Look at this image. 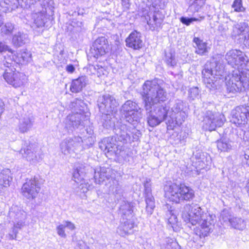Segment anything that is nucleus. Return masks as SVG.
I'll return each mask as SVG.
<instances>
[{"label":"nucleus","mask_w":249,"mask_h":249,"mask_svg":"<svg viewBox=\"0 0 249 249\" xmlns=\"http://www.w3.org/2000/svg\"><path fill=\"white\" fill-rule=\"evenodd\" d=\"M164 189L165 197L176 203H179L181 200H190L195 196L194 190L184 183H168Z\"/></svg>","instance_id":"3"},{"label":"nucleus","mask_w":249,"mask_h":249,"mask_svg":"<svg viewBox=\"0 0 249 249\" xmlns=\"http://www.w3.org/2000/svg\"><path fill=\"white\" fill-rule=\"evenodd\" d=\"M109 50L107 40L105 37L101 36L98 37L94 42L90 49V53L92 56L97 58L105 54Z\"/></svg>","instance_id":"16"},{"label":"nucleus","mask_w":249,"mask_h":249,"mask_svg":"<svg viewBox=\"0 0 249 249\" xmlns=\"http://www.w3.org/2000/svg\"><path fill=\"white\" fill-rule=\"evenodd\" d=\"M32 19L34 25L37 28H40L44 26L46 22V15L44 12H40L35 13L32 14Z\"/></svg>","instance_id":"29"},{"label":"nucleus","mask_w":249,"mask_h":249,"mask_svg":"<svg viewBox=\"0 0 249 249\" xmlns=\"http://www.w3.org/2000/svg\"><path fill=\"white\" fill-rule=\"evenodd\" d=\"M213 217L205 213L198 204L193 203L185 205L182 213V217L185 222L190 223L192 225L200 224V231L204 237L213 231Z\"/></svg>","instance_id":"2"},{"label":"nucleus","mask_w":249,"mask_h":249,"mask_svg":"<svg viewBox=\"0 0 249 249\" xmlns=\"http://www.w3.org/2000/svg\"><path fill=\"white\" fill-rule=\"evenodd\" d=\"M31 55L30 53L26 51H23L18 53V55H16L14 52H11V55L6 57L7 65L5 66L6 69H5L3 74V78H15V76H16L15 65L22 62L29 61Z\"/></svg>","instance_id":"8"},{"label":"nucleus","mask_w":249,"mask_h":249,"mask_svg":"<svg viewBox=\"0 0 249 249\" xmlns=\"http://www.w3.org/2000/svg\"><path fill=\"white\" fill-rule=\"evenodd\" d=\"M138 15L144 17L151 31H157L161 26L163 21L162 15L160 14L158 8L152 4L142 5L138 11Z\"/></svg>","instance_id":"6"},{"label":"nucleus","mask_w":249,"mask_h":249,"mask_svg":"<svg viewBox=\"0 0 249 249\" xmlns=\"http://www.w3.org/2000/svg\"><path fill=\"white\" fill-rule=\"evenodd\" d=\"M89 168V166L83 164L76 165V168L73 172V178L75 182H80L84 180Z\"/></svg>","instance_id":"26"},{"label":"nucleus","mask_w":249,"mask_h":249,"mask_svg":"<svg viewBox=\"0 0 249 249\" xmlns=\"http://www.w3.org/2000/svg\"><path fill=\"white\" fill-rule=\"evenodd\" d=\"M244 158L246 160V164L249 166V148L245 151Z\"/></svg>","instance_id":"58"},{"label":"nucleus","mask_w":249,"mask_h":249,"mask_svg":"<svg viewBox=\"0 0 249 249\" xmlns=\"http://www.w3.org/2000/svg\"><path fill=\"white\" fill-rule=\"evenodd\" d=\"M204 83L206 85L207 88L210 89H214L216 87V81L213 82V79H203Z\"/></svg>","instance_id":"47"},{"label":"nucleus","mask_w":249,"mask_h":249,"mask_svg":"<svg viewBox=\"0 0 249 249\" xmlns=\"http://www.w3.org/2000/svg\"><path fill=\"white\" fill-rule=\"evenodd\" d=\"M197 20H198V19L195 18H189L188 17H182L180 18V22L187 26H189V25H190V24L192 23L193 21Z\"/></svg>","instance_id":"45"},{"label":"nucleus","mask_w":249,"mask_h":249,"mask_svg":"<svg viewBox=\"0 0 249 249\" xmlns=\"http://www.w3.org/2000/svg\"><path fill=\"white\" fill-rule=\"evenodd\" d=\"M13 4H17L14 0H0V6L4 8L3 11L5 12L8 10L9 8Z\"/></svg>","instance_id":"40"},{"label":"nucleus","mask_w":249,"mask_h":249,"mask_svg":"<svg viewBox=\"0 0 249 249\" xmlns=\"http://www.w3.org/2000/svg\"><path fill=\"white\" fill-rule=\"evenodd\" d=\"M65 227L63 224L59 225L56 228L58 234L62 237L65 238L66 234L65 232Z\"/></svg>","instance_id":"51"},{"label":"nucleus","mask_w":249,"mask_h":249,"mask_svg":"<svg viewBox=\"0 0 249 249\" xmlns=\"http://www.w3.org/2000/svg\"><path fill=\"white\" fill-rule=\"evenodd\" d=\"M116 141L112 137L111 138H104L101 142L99 143V147L105 153H110L111 154H115V155L123 154V151H121L118 148L119 145L114 143Z\"/></svg>","instance_id":"19"},{"label":"nucleus","mask_w":249,"mask_h":249,"mask_svg":"<svg viewBox=\"0 0 249 249\" xmlns=\"http://www.w3.org/2000/svg\"><path fill=\"white\" fill-rule=\"evenodd\" d=\"M139 106L131 100L126 101L121 107V112L123 115L139 109Z\"/></svg>","instance_id":"33"},{"label":"nucleus","mask_w":249,"mask_h":249,"mask_svg":"<svg viewBox=\"0 0 249 249\" xmlns=\"http://www.w3.org/2000/svg\"><path fill=\"white\" fill-rule=\"evenodd\" d=\"M14 29V25L11 23H6L1 28V33L5 35L11 34Z\"/></svg>","instance_id":"44"},{"label":"nucleus","mask_w":249,"mask_h":249,"mask_svg":"<svg viewBox=\"0 0 249 249\" xmlns=\"http://www.w3.org/2000/svg\"><path fill=\"white\" fill-rule=\"evenodd\" d=\"M247 192L249 195V183H248L247 185Z\"/></svg>","instance_id":"61"},{"label":"nucleus","mask_w":249,"mask_h":249,"mask_svg":"<svg viewBox=\"0 0 249 249\" xmlns=\"http://www.w3.org/2000/svg\"><path fill=\"white\" fill-rule=\"evenodd\" d=\"M248 79H242L241 82L243 83V91L249 90V81Z\"/></svg>","instance_id":"54"},{"label":"nucleus","mask_w":249,"mask_h":249,"mask_svg":"<svg viewBox=\"0 0 249 249\" xmlns=\"http://www.w3.org/2000/svg\"><path fill=\"white\" fill-rule=\"evenodd\" d=\"M40 190L38 179L36 177L27 180L21 188L22 195L28 199L36 197Z\"/></svg>","instance_id":"13"},{"label":"nucleus","mask_w":249,"mask_h":249,"mask_svg":"<svg viewBox=\"0 0 249 249\" xmlns=\"http://www.w3.org/2000/svg\"><path fill=\"white\" fill-rule=\"evenodd\" d=\"M165 60L168 66H174L177 64L175 55L172 53H169L166 54Z\"/></svg>","instance_id":"42"},{"label":"nucleus","mask_w":249,"mask_h":249,"mask_svg":"<svg viewBox=\"0 0 249 249\" xmlns=\"http://www.w3.org/2000/svg\"><path fill=\"white\" fill-rule=\"evenodd\" d=\"M86 131L87 133L89 135H92L93 133V130L92 127L89 126V128H87Z\"/></svg>","instance_id":"59"},{"label":"nucleus","mask_w":249,"mask_h":249,"mask_svg":"<svg viewBox=\"0 0 249 249\" xmlns=\"http://www.w3.org/2000/svg\"><path fill=\"white\" fill-rule=\"evenodd\" d=\"M167 129L173 130L177 125H180L187 116L186 107L181 100H178L171 105V109L166 106Z\"/></svg>","instance_id":"5"},{"label":"nucleus","mask_w":249,"mask_h":249,"mask_svg":"<svg viewBox=\"0 0 249 249\" xmlns=\"http://www.w3.org/2000/svg\"><path fill=\"white\" fill-rule=\"evenodd\" d=\"M112 171L110 168L98 167L94 169V178L96 184H100L109 180V191L114 195H120L122 193L121 186L119 181L111 177Z\"/></svg>","instance_id":"7"},{"label":"nucleus","mask_w":249,"mask_h":249,"mask_svg":"<svg viewBox=\"0 0 249 249\" xmlns=\"http://www.w3.org/2000/svg\"><path fill=\"white\" fill-rule=\"evenodd\" d=\"M241 79H229L226 83L227 90L230 93H235L243 91Z\"/></svg>","instance_id":"25"},{"label":"nucleus","mask_w":249,"mask_h":249,"mask_svg":"<svg viewBox=\"0 0 249 249\" xmlns=\"http://www.w3.org/2000/svg\"><path fill=\"white\" fill-rule=\"evenodd\" d=\"M120 213L122 217L133 216L132 207L131 204L125 201H123L120 207Z\"/></svg>","instance_id":"34"},{"label":"nucleus","mask_w":249,"mask_h":249,"mask_svg":"<svg viewBox=\"0 0 249 249\" xmlns=\"http://www.w3.org/2000/svg\"><path fill=\"white\" fill-rule=\"evenodd\" d=\"M242 39L243 40V43L245 46L249 48V33H248L246 35H245Z\"/></svg>","instance_id":"55"},{"label":"nucleus","mask_w":249,"mask_h":249,"mask_svg":"<svg viewBox=\"0 0 249 249\" xmlns=\"http://www.w3.org/2000/svg\"><path fill=\"white\" fill-rule=\"evenodd\" d=\"M33 119L29 116H26L22 118L18 125L19 129L22 133L27 132L32 126Z\"/></svg>","instance_id":"32"},{"label":"nucleus","mask_w":249,"mask_h":249,"mask_svg":"<svg viewBox=\"0 0 249 249\" xmlns=\"http://www.w3.org/2000/svg\"><path fill=\"white\" fill-rule=\"evenodd\" d=\"M126 45L127 47L134 50H138L142 47V41L141 39V34L134 31L132 32L126 38Z\"/></svg>","instance_id":"22"},{"label":"nucleus","mask_w":249,"mask_h":249,"mask_svg":"<svg viewBox=\"0 0 249 249\" xmlns=\"http://www.w3.org/2000/svg\"><path fill=\"white\" fill-rule=\"evenodd\" d=\"M167 242H168L167 249H170V248H171V249H173L174 248L178 246V243L176 242H174L171 239H168Z\"/></svg>","instance_id":"53"},{"label":"nucleus","mask_w":249,"mask_h":249,"mask_svg":"<svg viewBox=\"0 0 249 249\" xmlns=\"http://www.w3.org/2000/svg\"><path fill=\"white\" fill-rule=\"evenodd\" d=\"M66 71L70 73H73L75 71V68L72 64L68 65L66 67Z\"/></svg>","instance_id":"56"},{"label":"nucleus","mask_w":249,"mask_h":249,"mask_svg":"<svg viewBox=\"0 0 249 249\" xmlns=\"http://www.w3.org/2000/svg\"><path fill=\"white\" fill-rule=\"evenodd\" d=\"M98 106L101 113L112 112L118 104L114 97L109 94L100 96L97 101Z\"/></svg>","instance_id":"17"},{"label":"nucleus","mask_w":249,"mask_h":249,"mask_svg":"<svg viewBox=\"0 0 249 249\" xmlns=\"http://www.w3.org/2000/svg\"><path fill=\"white\" fill-rule=\"evenodd\" d=\"M83 143V140L80 137L66 138L60 144L61 152L66 156H71L73 153L82 151L86 148Z\"/></svg>","instance_id":"9"},{"label":"nucleus","mask_w":249,"mask_h":249,"mask_svg":"<svg viewBox=\"0 0 249 249\" xmlns=\"http://www.w3.org/2000/svg\"><path fill=\"white\" fill-rule=\"evenodd\" d=\"M150 181V179H147L144 183V187L145 202L146 204V211L148 214L151 215L153 213L155 205L154 198L152 195V190Z\"/></svg>","instance_id":"21"},{"label":"nucleus","mask_w":249,"mask_h":249,"mask_svg":"<svg viewBox=\"0 0 249 249\" xmlns=\"http://www.w3.org/2000/svg\"><path fill=\"white\" fill-rule=\"evenodd\" d=\"M217 147L221 152H227L231 148V142L228 139L222 138L217 141Z\"/></svg>","instance_id":"36"},{"label":"nucleus","mask_w":249,"mask_h":249,"mask_svg":"<svg viewBox=\"0 0 249 249\" xmlns=\"http://www.w3.org/2000/svg\"><path fill=\"white\" fill-rule=\"evenodd\" d=\"M62 224L64 226L65 228H67L71 231L74 230L75 228L74 224L70 221H65Z\"/></svg>","instance_id":"52"},{"label":"nucleus","mask_w":249,"mask_h":249,"mask_svg":"<svg viewBox=\"0 0 249 249\" xmlns=\"http://www.w3.org/2000/svg\"><path fill=\"white\" fill-rule=\"evenodd\" d=\"M189 93V97L192 99H194L195 98H196L198 96L199 90L197 87H193L190 89Z\"/></svg>","instance_id":"48"},{"label":"nucleus","mask_w":249,"mask_h":249,"mask_svg":"<svg viewBox=\"0 0 249 249\" xmlns=\"http://www.w3.org/2000/svg\"><path fill=\"white\" fill-rule=\"evenodd\" d=\"M248 25L246 22H240L235 25L233 28V32L235 35L243 36L242 33L245 31L248 28Z\"/></svg>","instance_id":"38"},{"label":"nucleus","mask_w":249,"mask_h":249,"mask_svg":"<svg viewBox=\"0 0 249 249\" xmlns=\"http://www.w3.org/2000/svg\"><path fill=\"white\" fill-rule=\"evenodd\" d=\"M101 122L104 127L107 129L112 127L114 125V121L112 120V112L102 113Z\"/></svg>","instance_id":"35"},{"label":"nucleus","mask_w":249,"mask_h":249,"mask_svg":"<svg viewBox=\"0 0 249 249\" xmlns=\"http://www.w3.org/2000/svg\"><path fill=\"white\" fill-rule=\"evenodd\" d=\"M6 82L12 87L17 88L23 85V82L21 79H4Z\"/></svg>","instance_id":"41"},{"label":"nucleus","mask_w":249,"mask_h":249,"mask_svg":"<svg viewBox=\"0 0 249 249\" xmlns=\"http://www.w3.org/2000/svg\"><path fill=\"white\" fill-rule=\"evenodd\" d=\"M10 215L11 216L14 217L15 219L13 229L14 234H9V238L14 239L16 237L18 233L17 229H20L25 225V214L23 211L19 210L17 207L14 206L12 207L10 211Z\"/></svg>","instance_id":"15"},{"label":"nucleus","mask_w":249,"mask_h":249,"mask_svg":"<svg viewBox=\"0 0 249 249\" xmlns=\"http://www.w3.org/2000/svg\"><path fill=\"white\" fill-rule=\"evenodd\" d=\"M28 41V35L21 32H18L14 35L12 39V43L16 47L21 46Z\"/></svg>","instance_id":"30"},{"label":"nucleus","mask_w":249,"mask_h":249,"mask_svg":"<svg viewBox=\"0 0 249 249\" xmlns=\"http://www.w3.org/2000/svg\"><path fill=\"white\" fill-rule=\"evenodd\" d=\"M130 128L126 124L121 123L115 126L114 128L115 135L113 137L116 142H120L124 143L129 140Z\"/></svg>","instance_id":"18"},{"label":"nucleus","mask_w":249,"mask_h":249,"mask_svg":"<svg viewBox=\"0 0 249 249\" xmlns=\"http://www.w3.org/2000/svg\"><path fill=\"white\" fill-rule=\"evenodd\" d=\"M225 120L223 115L218 112L207 111L202 121V128L205 130H214L217 127L222 126Z\"/></svg>","instance_id":"10"},{"label":"nucleus","mask_w":249,"mask_h":249,"mask_svg":"<svg viewBox=\"0 0 249 249\" xmlns=\"http://www.w3.org/2000/svg\"><path fill=\"white\" fill-rule=\"evenodd\" d=\"M37 149L36 145L31 144L29 142H25L20 153L24 158L32 164H36L41 159L38 154L36 153Z\"/></svg>","instance_id":"14"},{"label":"nucleus","mask_w":249,"mask_h":249,"mask_svg":"<svg viewBox=\"0 0 249 249\" xmlns=\"http://www.w3.org/2000/svg\"><path fill=\"white\" fill-rule=\"evenodd\" d=\"M227 213L223 211L220 215V219H222L224 222L229 221L231 226L234 229L239 230H242L245 228L246 222L244 220L239 217H232L230 218L228 216H226Z\"/></svg>","instance_id":"23"},{"label":"nucleus","mask_w":249,"mask_h":249,"mask_svg":"<svg viewBox=\"0 0 249 249\" xmlns=\"http://www.w3.org/2000/svg\"><path fill=\"white\" fill-rule=\"evenodd\" d=\"M216 57H217V58H220V55H217L216 56Z\"/></svg>","instance_id":"62"},{"label":"nucleus","mask_w":249,"mask_h":249,"mask_svg":"<svg viewBox=\"0 0 249 249\" xmlns=\"http://www.w3.org/2000/svg\"><path fill=\"white\" fill-rule=\"evenodd\" d=\"M2 23H3L2 18L0 15V26L2 24Z\"/></svg>","instance_id":"60"},{"label":"nucleus","mask_w":249,"mask_h":249,"mask_svg":"<svg viewBox=\"0 0 249 249\" xmlns=\"http://www.w3.org/2000/svg\"><path fill=\"white\" fill-rule=\"evenodd\" d=\"M135 226L134 216L123 217L118 228L117 232L122 236L132 234L133 233V229Z\"/></svg>","instance_id":"20"},{"label":"nucleus","mask_w":249,"mask_h":249,"mask_svg":"<svg viewBox=\"0 0 249 249\" xmlns=\"http://www.w3.org/2000/svg\"><path fill=\"white\" fill-rule=\"evenodd\" d=\"M142 109L139 107L138 109L128 113L124 116L126 122L131 124H135L142 118Z\"/></svg>","instance_id":"28"},{"label":"nucleus","mask_w":249,"mask_h":249,"mask_svg":"<svg viewBox=\"0 0 249 249\" xmlns=\"http://www.w3.org/2000/svg\"><path fill=\"white\" fill-rule=\"evenodd\" d=\"M231 122L237 125H244L249 120V106H239L232 110Z\"/></svg>","instance_id":"11"},{"label":"nucleus","mask_w":249,"mask_h":249,"mask_svg":"<svg viewBox=\"0 0 249 249\" xmlns=\"http://www.w3.org/2000/svg\"><path fill=\"white\" fill-rule=\"evenodd\" d=\"M40 0H16V1L20 5L21 7L27 8L32 4H34Z\"/></svg>","instance_id":"39"},{"label":"nucleus","mask_w":249,"mask_h":249,"mask_svg":"<svg viewBox=\"0 0 249 249\" xmlns=\"http://www.w3.org/2000/svg\"><path fill=\"white\" fill-rule=\"evenodd\" d=\"M170 215V216L168 219V223L171 225H174L177 222V216L172 212V211H169L168 213H167V216Z\"/></svg>","instance_id":"50"},{"label":"nucleus","mask_w":249,"mask_h":249,"mask_svg":"<svg viewBox=\"0 0 249 249\" xmlns=\"http://www.w3.org/2000/svg\"><path fill=\"white\" fill-rule=\"evenodd\" d=\"M122 4L124 9H128L130 6L129 0H122Z\"/></svg>","instance_id":"57"},{"label":"nucleus","mask_w":249,"mask_h":249,"mask_svg":"<svg viewBox=\"0 0 249 249\" xmlns=\"http://www.w3.org/2000/svg\"><path fill=\"white\" fill-rule=\"evenodd\" d=\"M85 79H74L72 80L70 89L72 92H78L85 86Z\"/></svg>","instance_id":"37"},{"label":"nucleus","mask_w":249,"mask_h":249,"mask_svg":"<svg viewBox=\"0 0 249 249\" xmlns=\"http://www.w3.org/2000/svg\"><path fill=\"white\" fill-rule=\"evenodd\" d=\"M13 177L10 169H4L0 172V192L10 186Z\"/></svg>","instance_id":"24"},{"label":"nucleus","mask_w":249,"mask_h":249,"mask_svg":"<svg viewBox=\"0 0 249 249\" xmlns=\"http://www.w3.org/2000/svg\"><path fill=\"white\" fill-rule=\"evenodd\" d=\"M232 7L236 12H243L245 10V8L242 6V0H234Z\"/></svg>","instance_id":"43"},{"label":"nucleus","mask_w":249,"mask_h":249,"mask_svg":"<svg viewBox=\"0 0 249 249\" xmlns=\"http://www.w3.org/2000/svg\"><path fill=\"white\" fill-rule=\"evenodd\" d=\"M213 62L207 63L204 66V68L202 71V74L203 75V78H210V77L213 76V78H215L214 75H220V72L215 71V73L213 72V71L211 68V66L215 65V67H217L220 62H217L214 60V58H213Z\"/></svg>","instance_id":"27"},{"label":"nucleus","mask_w":249,"mask_h":249,"mask_svg":"<svg viewBox=\"0 0 249 249\" xmlns=\"http://www.w3.org/2000/svg\"><path fill=\"white\" fill-rule=\"evenodd\" d=\"M78 183H79V182ZM80 183V184L78 187L80 192L84 194L87 193L89 190L88 183L85 182L84 179L83 180V181H81Z\"/></svg>","instance_id":"49"},{"label":"nucleus","mask_w":249,"mask_h":249,"mask_svg":"<svg viewBox=\"0 0 249 249\" xmlns=\"http://www.w3.org/2000/svg\"><path fill=\"white\" fill-rule=\"evenodd\" d=\"M228 64L232 67L239 68V66H246L248 59L244 53L238 50H231L225 55Z\"/></svg>","instance_id":"12"},{"label":"nucleus","mask_w":249,"mask_h":249,"mask_svg":"<svg viewBox=\"0 0 249 249\" xmlns=\"http://www.w3.org/2000/svg\"><path fill=\"white\" fill-rule=\"evenodd\" d=\"M193 41L196 45L195 51L196 53L202 55L205 54L208 52L207 43L198 37H194Z\"/></svg>","instance_id":"31"},{"label":"nucleus","mask_w":249,"mask_h":249,"mask_svg":"<svg viewBox=\"0 0 249 249\" xmlns=\"http://www.w3.org/2000/svg\"><path fill=\"white\" fill-rule=\"evenodd\" d=\"M85 104L81 99H75L71 102L69 108L72 111V114H69L65 121V127L68 131H72L73 129L82 127L84 125L83 119L85 116L83 114Z\"/></svg>","instance_id":"4"},{"label":"nucleus","mask_w":249,"mask_h":249,"mask_svg":"<svg viewBox=\"0 0 249 249\" xmlns=\"http://www.w3.org/2000/svg\"><path fill=\"white\" fill-rule=\"evenodd\" d=\"M6 51H8L9 54H7L6 56H5V60H6V57L9 55H11V52H13L12 50L9 48V47L6 45L4 43L0 42V52L2 53ZM5 66L7 65L6 63H4Z\"/></svg>","instance_id":"46"},{"label":"nucleus","mask_w":249,"mask_h":249,"mask_svg":"<svg viewBox=\"0 0 249 249\" xmlns=\"http://www.w3.org/2000/svg\"><path fill=\"white\" fill-rule=\"evenodd\" d=\"M143 89V100L149 125L154 127L164 121L166 122V105L161 104L167 99L166 92L160 86L156 79L147 80Z\"/></svg>","instance_id":"1"}]
</instances>
